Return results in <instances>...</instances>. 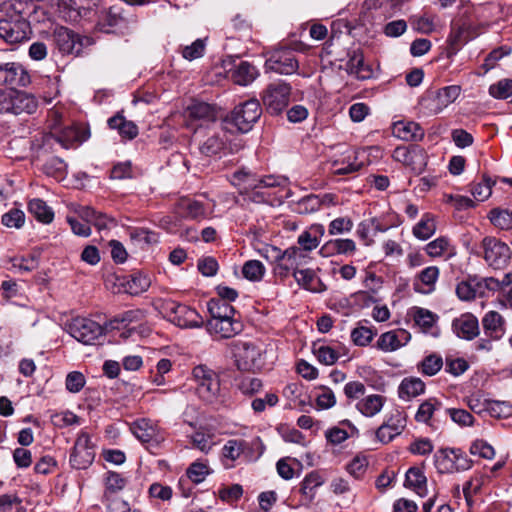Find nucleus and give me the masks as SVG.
I'll return each instance as SVG.
<instances>
[{
	"instance_id": "nucleus-1",
	"label": "nucleus",
	"mask_w": 512,
	"mask_h": 512,
	"mask_svg": "<svg viewBox=\"0 0 512 512\" xmlns=\"http://www.w3.org/2000/svg\"><path fill=\"white\" fill-rule=\"evenodd\" d=\"M22 2L9 4L6 14L0 18V38L14 45L27 41L31 35L30 23L22 15Z\"/></svg>"
},
{
	"instance_id": "nucleus-2",
	"label": "nucleus",
	"mask_w": 512,
	"mask_h": 512,
	"mask_svg": "<svg viewBox=\"0 0 512 512\" xmlns=\"http://www.w3.org/2000/svg\"><path fill=\"white\" fill-rule=\"evenodd\" d=\"M262 114L260 102L257 99H249L238 104L225 118V123L231 125L238 132H249Z\"/></svg>"
},
{
	"instance_id": "nucleus-3",
	"label": "nucleus",
	"mask_w": 512,
	"mask_h": 512,
	"mask_svg": "<svg viewBox=\"0 0 512 512\" xmlns=\"http://www.w3.org/2000/svg\"><path fill=\"white\" fill-rule=\"evenodd\" d=\"M56 49L61 55L80 56L83 50L94 44V40L88 36H82L66 27H57L52 34Z\"/></svg>"
},
{
	"instance_id": "nucleus-4",
	"label": "nucleus",
	"mask_w": 512,
	"mask_h": 512,
	"mask_svg": "<svg viewBox=\"0 0 512 512\" xmlns=\"http://www.w3.org/2000/svg\"><path fill=\"white\" fill-rule=\"evenodd\" d=\"M437 471L441 474H453L469 470L473 461L460 448H441L434 454Z\"/></svg>"
},
{
	"instance_id": "nucleus-5",
	"label": "nucleus",
	"mask_w": 512,
	"mask_h": 512,
	"mask_svg": "<svg viewBox=\"0 0 512 512\" xmlns=\"http://www.w3.org/2000/svg\"><path fill=\"white\" fill-rule=\"evenodd\" d=\"M69 334L84 345L99 344L106 334V327L85 317H76L67 325Z\"/></svg>"
},
{
	"instance_id": "nucleus-6",
	"label": "nucleus",
	"mask_w": 512,
	"mask_h": 512,
	"mask_svg": "<svg viewBox=\"0 0 512 512\" xmlns=\"http://www.w3.org/2000/svg\"><path fill=\"white\" fill-rule=\"evenodd\" d=\"M161 309L173 324L181 328H198L203 324L202 317L195 309L174 300H164Z\"/></svg>"
},
{
	"instance_id": "nucleus-7",
	"label": "nucleus",
	"mask_w": 512,
	"mask_h": 512,
	"mask_svg": "<svg viewBox=\"0 0 512 512\" xmlns=\"http://www.w3.org/2000/svg\"><path fill=\"white\" fill-rule=\"evenodd\" d=\"M292 87L286 82H273L262 93V102L271 115L281 114L289 105Z\"/></svg>"
},
{
	"instance_id": "nucleus-8",
	"label": "nucleus",
	"mask_w": 512,
	"mask_h": 512,
	"mask_svg": "<svg viewBox=\"0 0 512 512\" xmlns=\"http://www.w3.org/2000/svg\"><path fill=\"white\" fill-rule=\"evenodd\" d=\"M461 88L457 85L443 87L436 91H428L420 100V107L427 115L440 113L460 95Z\"/></svg>"
},
{
	"instance_id": "nucleus-9",
	"label": "nucleus",
	"mask_w": 512,
	"mask_h": 512,
	"mask_svg": "<svg viewBox=\"0 0 512 512\" xmlns=\"http://www.w3.org/2000/svg\"><path fill=\"white\" fill-rule=\"evenodd\" d=\"M483 258L488 266L493 269H505L510 263L512 251L510 247L501 240L486 236L481 242Z\"/></svg>"
},
{
	"instance_id": "nucleus-10",
	"label": "nucleus",
	"mask_w": 512,
	"mask_h": 512,
	"mask_svg": "<svg viewBox=\"0 0 512 512\" xmlns=\"http://www.w3.org/2000/svg\"><path fill=\"white\" fill-rule=\"evenodd\" d=\"M193 376L198 383L199 397L208 403L215 402L220 393L219 376L206 365L194 367Z\"/></svg>"
},
{
	"instance_id": "nucleus-11",
	"label": "nucleus",
	"mask_w": 512,
	"mask_h": 512,
	"mask_svg": "<svg viewBox=\"0 0 512 512\" xmlns=\"http://www.w3.org/2000/svg\"><path fill=\"white\" fill-rule=\"evenodd\" d=\"M266 70L279 74L291 75L299 68L295 53L289 48L273 50L265 61Z\"/></svg>"
},
{
	"instance_id": "nucleus-12",
	"label": "nucleus",
	"mask_w": 512,
	"mask_h": 512,
	"mask_svg": "<svg viewBox=\"0 0 512 512\" xmlns=\"http://www.w3.org/2000/svg\"><path fill=\"white\" fill-rule=\"evenodd\" d=\"M95 451L91 445L90 437L82 432L74 444L70 455V464L75 469H86L94 461Z\"/></svg>"
},
{
	"instance_id": "nucleus-13",
	"label": "nucleus",
	"mask_w": 512,
	"mask_h": 512,
	"mask_svg": "<svg viewBox=\"0 0 512 512\" xmlns=\"http://www.w3.org/2000/svg\"><path fill=\"white\" fill-rule=\"evenodd\" d=\"M236 365L239 370L252 371L262 366L261 350L251 342H240L235 350Z\"/></svg>"
},
{
	"instance_id": "nucleus-14",
	"label": "nucleus",
	"mask_w": 512,
	"mask_h": 512,
	"mask_svg": "<svg viewBox=\"0 0 512 512\" xmlns=\"http://www.w3.org/2000/svg\"><path fill=\"white\" fill-rule=\"evenodd\" d=\"M30 82V75L20 63L0 62V85L26 87Z\"/></svg>"
},
{
	"instance_id": "nucleus-15",
	"label": "nucleus",
	"mask_w": 512,
	"mask_h": 512,
	"mask_svg": "<svg viewBox=\"0 0 512 512\" xmlns=\"http://www.w3.org/2000/svg\"><path fill=\"white\" fill-rule=\"evenodd\" d=\"M406 426V419L403 414L396 410L377 429L376 437L382 443L391 442L397 435H400Z\"/></svg>"
},
{
	"instance_id": "nucleus-16",
	"label": "nucleus",
	"mask_w": 512,
	"mask_h": 512,
	"mask_svg": "<svg viewBox=\"0 0 512 512\" xmlns=\"http://www.w3.org/2000/svg\"><path fill=\"white\" fill-rule=\"evenodd\" d=\"M10 113L14 115L34 114L38 109L36 97L25 91L11 89Z\"/></svg>"
},
{
	"instance_id": "nucleus-17",
	"label": "nucleus",
	"mask_w": 512,
	"mask_h": 512,
	"mask_svg": "<svg viewBox=\"0 0 512 512\" xmlns=\"http://www.w3.org/2000/svg\"><path fill=\"white\" fill-rule=\"evenodd\" d=\"M207 330L209 333L218 335L220 338H231L243 330V324L235 316H231L229 318L209 320L207 322Z\"/></svg>"
},
{
	"instance_id": "nucleus-18",
	"label": "nucleus",
	"mask_w": 512,
	"mask_h": 512,
	"mask_svg": "<svg viewBox=\"0 0 512 512\" xmlns=\"http://www.w3.org/2000/svg\"><path fill=\"white\" fill-rule=\"evenodd\" d=\"M452 330L459 338L472 340L479 334L478 319L471 313L462 314L453 320Z\"/></svg>"
},
{
	"instance_id": "nucleus-19",
	"label": "nucleus",
	"mask_w": 512,
	"mask_h": 512,
	"mask_svg": "<svg viewBox=\"0 0 512 512\" xmlns=\"http://www.w3.org/2000/svg\"><path fill=\"white\" fill-rule=\"evenodd\" d=\"M410 339V333L404 329L388 331L379 337L376 347L384 352H392L405 346Z\"/></svg>"
},
{
	"instance_id": "nucleus-20",
	"label": "nucleus",
	"mask_w": 512,
	"mask_h": 512,
	"mask_svg": "<svg viewBox=\"0 0 512 512\" xmlns=\"http://www.w3.org/2000/svg\"><path fill=\"white\" fill-rule=\"evenodd\" d=\"M293 277L301 288L312 293H322L326 290V285L313 269L306 268L296 270L293 272Z\"/></svg>"
},
{
	"instance_id": "nucleus-21",
	"label": "nucleus",
	"mask_w": 512,
	"mask_h": 512,
	"mask_svg": "<svg viewBox=\"0 0 512 512\" xmlns=\"http://www.w3.org/2000/svg\"><path fill=\"white\" fill-rule=\"evenodd\" d=\"M133 435L143 443H158L162 437L159 431L148 419H139L130 426Z\"/></svg>"
},
{
	"instance_id": "nucleus-22",
	"label": "nucleus",
	"mask_w": 512,
	"mask_h": 512,
	"mask_svg": "<svg viewBox=\"0 0 512 512\" xmlns=\"http://www.w3.org/2000/svg\"><path fill=\"white\" fill-rule=\"evenodd\" d=\"M393 135L404 141H421L425 131L414 121H398L393 124Z\"/></svg>"
},
{
	"instance_id": "nucleus-23",
	"label": "nucleus",
	"mask_w": 512,
	"mask_h": 512,
	"mask_svg": "<svg viewBox=\"0 0 512 512\" xmlns=\"http://www.w3.org/2000/svg\"><path fill=\"white\" fill-rule=\"evenodd\" d=\"M347 71L355 75L358 79H368L372 75V70L364 64V56L361 49L357 48L348 53Z\"/></svg>"
},
{
	"instance_id": "nucleus-24",
	"label": "nucleus",
	"mask_w": 512,
	"mask_h": 512,
	"mask_svg": "<svg viewBox=\"0 0 512 512\" xmlns=\"http://www.w3.org/2000/svg\"><path fill=\"white\" fill-rule=\"evenodd\" d=\"M178 211L185 219L199 221L207 217V209L204 204L190 198H184L178 202Z\"/></svg>"
},
{
	"instance_id": "nucleus-25",
	"label": "nucleus",
	"mask_w": 512,
	"mask_h": 512,
	"mask_svg": "<svg viewBox=\"0 0 512 512\" xmlns=\"http://www.w3.org/2000/svg\"><path fill=\"white\" fill-rule=\"evenodd\" d=\"M124 21L125 18L122 14V8L118 5H113L102 13L97 23V28L104 33H111L114 27L119 26Z\"/></svg>"
},
{
	"instance_id": "nucleus-26",
	"label": "nucleus",
	"mask_w": 512,
	"mask_h": 512,
	"mask_svg": "<svg viewBox=\"0 0 512 512\" xmlns=\"http://www.w3.org/2000/svg\"><path fill=\"white\" fill-rule=\"evenodd\" d=\"M231 79L234 83L247 86L258 76L257 68L247 61H241L234 69L230 70Z\"/></svg>"
},
{
	"instance_id": "nucleus-27",
	"label": "nucleus",
	"mask_w": 512,
	"mask_h": 512,
	"mask_svg": "<svg viewBox=\"0 0 512 512\" xmlns=\"http://www.w3.org/2000/svg\"><path fill=\"white\" fill-rule=\"evenodd\" d=\"M405 487L414 490L419 496L427 495V478L424 472L418 467H411L405 475Z\"/></svg>"
},
{
	"instance_id": "nucleus-28",
	"label": "nucleus",
	"mask_w": 512,
	"mask_h": 512,
	"mask_svg": "<svg viewBox=\"0 0 512 512\" xmlns=\"http://www.w3.org/2000/svg\"><path fill=\"white\" fill-rule=\"evenodd\" d=\"M108 126L111 129L117 130L122 138L128 140H132L138 135L137 125L132 121L126 120L120 113L108 119Z\"/></svg>"
},
{
	"instance_id": "nucleus-29",
	"label": "nucleus",
	"mask_w": 512,
	"mask_h": 512,
	"mask_svg": "<svg viewBox=\"0 0 512 512\" xmlns=\"http://www.w3.org/2000/svg\"><path fill=\"white\" fill-rule=\"evenodd\" d=\"M484 334L490 339H500L503 335V319L496 311L488 312L482 319Z\"/></svg>"
},
{
	"instance_id": "nucleus-30",
	"label": "nucleus",
	"mask_w": 512,
	"mask_h": 512,
	"mask_svg": "<svg viewBox=\"0 0 512 512\" xmlns=\"http://www.w3.org/2000/svg\"><path fill=\"white\" fill-rule=\"evenodd\" d=\"M186 115L193 120L214 121L216 119L215 107L201 101H193L186 108Z\"/></svg>"
},
{
	"instance_id": "nucleus-31",
	"label": "nucleus",
	"mask_w": 512,
	"mask_h": 512,
	"mask_svg": "<svg viewBox=\"0 0 512 512\" xmlns=\"http://www.w3.org/2000/svg\"><path fill=\"white\" fill-rule=\"evenodd\" d=\"M467 28L465 25L452 23L451 32L449 34L447 43V55L451 57L456 55L459 49L467 42Z\"/></svg>"
},
{
	"instance_id": "nucleus-32",
	"label": "nucleus",
	"mask_w": 512,
	"mask_h": 512,
	"mask_svg": "<svg viewBox=\"0 0 512 512\" xmlns=\"http://www.w3.org/2000/svg\"><path fill=\"white\" fill-rule=\"evenodd\" d=\"M89 137V132L78 127H67L57 136V141L66 149L84 142Z\"/></svg>"
},
{
	"instance_id": "nucleus-33",
	"label": "nucleus",
	"mask_w": 512,
	"mask_h": 512,
	"mask_svg": "<svg viewBox=\"0 0 512 512\" xmlns=\"http://www.w3.org/2000/svg\"><path fill=\"white\" fill-rule=\"evenodd\" d=\"M385 400V397L381 395L372 394L360 400L356 407L364 416L372 417L381 411Z\"/></svg>"
},
{
	"instance_id": "nucleus-34",
	"label": "nucleus",
	"mask_w": 512,
	"mask_h": 512,
	"mask_svg": "<svg viewBox=\"0 0 512 512\" xmlns=\"http://www.w3.org/2000/svg\"><path fill=\"white\" fill-rule=\"evenodd\" d=\"M28 210L39 222L44 224H49L54 219L53 210L42 199L34 198L30 200Z\"/></svg>"
},
{
	"instance_id": "nucleus-35",
	"label": "nucleus",
	"mask_w": 512,
	"mask_h": 512,
	"mask_svg": "<svg viewBox=\"0 0 512 512\" xmlns=\"http://www.w3.org/2000/svg\"><path fill=\"white\" fill-rule=\"evenodd\" d=\"M425 384L420 378H404L399 386V397L409 399L424 393Z\"/></svg>"
},
{
	"instance_id": "nucleus-36",
	"label": "nucleus",
	"mask_w": 512,
	"mask_h": 512,
	"mask_svg": "<svg viewBox=\"0 0 512 512\" xmlns=\"http://www.w3.org/2000/svg\"><path fill=\"white\" fill-rule=\"evenodd\" d=\"M295 253H297V251L294 248H288L285 251H282V257H280L274 269L277 275L284 278L288 276L291 270L293 272L300 270L297 267V262L294 261V255H296Z\"/></svg>"
},
{
	"instance_id": "nucleus-37",
	"label": "nucleus",
	"mask_w": 512,
	"mask_h": 512,
	"mask_svg": "<svg viewBox=\"0 0 512 512\" xmlns=\"http://www.w3.org/2000/svg\"><path fill=\"white\" fill-rule=\"evenodd\" d=\"M207 308L211 316L210 320L229 318L236 315V310L230 303L215 298L209 300Z\"/></svg>"
},
{
	"instance_id": "nucleus-38",
	"label": "nucleus",
	"mask_w": 512,
	"mask_h": 512,
	"mask_svg": "<svg viewBox=\"0 0 512 512\" xmlns=\"http://www.w3.org/2000/svg\"><path fill=\"white\" fill-rule=\"evenodd\" d=\"M323 483L324 480L319 472L312 471L304 477L300 492L309 502H312L315 498L316 488L320 487Z\"/></svg>"
},
{
	"instance_id": "nucleus-39",
	"label": "nucleus",
	"mask_w": 512,
	"mask_h": 512,
	"mask_svg": "<svg viewBox=\"0 0 512 512\" xmlns=\"http://www.w3.org/2000/svg\"><path fill=\"white\" fill-rule=\"evenodd\" d=\"M436 232V224L430 214H425L413 227V235L420 240H427Z\"/></svg>"
},
{
	"instance_id": "nucleus-40",
	"label": "nucleus",
	"mask_w": 512,
	"mask_h": 512,
	"mask_svg": "<svg viewBox=\"0 0 512 512\" xmlns=\"http://www.w3.org/2000/svg\"><path fill=\"white\" fill-rule=\"evenodd\" d=\"M413 319L422 332L427 333L435 325L438 316L430 310L424 308H415Z\"/></svg>"
},
{
	"instance_id": "nucleus-41",
	"label": "nucleus",
	"mask_w": 512,
	"mask_h": 512,
	"mask_svg": "<svg viewBox=\"0 0 512 512\" xmlns=\"http://www.w3.org/2000/svg\"><path fill=\"white\" fill-rule=\"evenodd\" d=\"M443 367V359L441 355L432 353L423 358L418 364V370L426 376L436 375Z\"/></svg>"
},
{
	"instance_id": "nucleus-42",
	"label": "nucleus",
	"mask_w": 512,
	"mask_h": 512,
	"mask_svg": "<svg viewBox=\"0 0 512 512\" xmlns=\"http://www.w3.org/2000/svg\"><path fill=\"white\" fill-rule=\"evenodd\" d=\"M442 404L435 398H430L426 401H424L418 408L415 420L417 422H423L426 424H429L432 426V424L429 422L434 414L435 411L439 410L441 408Z\"/></svg>"
},
{
	"instance_id": "nucleus-43",
	"label": "nucleus",
	"mask_w": 512,
	"mask_h": 512,
	"mask_svg": "<svg viewBox=\"0 0 512 512\" xmlns=\"http://www.w3.org/2000/svg\"><path fill=\"white\" fill-rule=\"evenodd\" d=\"M322 205L323 199H320V195L310 194L295 204V211L299 214H311L318 211Z\"/></svg>"
},
{
	"instance_id": "nucleus-44",
	"label": "nucleus",
	"mask_w": 512,
	"mask_h": 512,
	"mask_svg": "<svg viewBox=\"0 0 512 512\" xmlns=\"http://www.w3.org/2000/svg\"><path fill=\"white\" fill-rule=\"evenodd\" d=\"M491 223L502 230L512 228V211L508 209L494 208L489 212Z\"/></svg>"
},
{
	"instance_id": "nucleus-45",
	"label": "nucleus",
	"mask_w": 512,
	"mask_h": 512,
	"mask_svg": "<svg viewBox=\"0 0 512 512\" xmlns=\"http://www.w3.org/2000/svg\"><path fill=\"white\" fill-rule=\"evenodd\" d=\"M126 483V479L122 477L121 474L112 471L107 472L104 478L105 492L103 497L105 498L108 494L115 495L117 492L124 489Z\"/></svg>"
},
{
	"instance_id": "nucleus-46",
	"label": "nucleus",
	"mask_w": 512,
	"mask_h": 512,
	"mask_svg": "<svg viewBox=\"0 0 512 512\" xmlns=\"http://www.w3.org/2000/svg\"><path fill=\"white\" fill-rule=\"evenodd\" d=\"M150 279L143 274H131L126 282L127 292L131 295H138L145 292L150 287Z\"/></svg>"
},
{
	"instance_id": "nucleus-47",
	"label": "nucleus",
	"mask_w": 512,
	"mask_h": 512,
	"mask_svg": "<svg viewBox=\"0 0 512 512\" xmlns=\"http://www.w3.org/2000/svg\"><path fill=\"white\" fill-rule=\"evenodd\" d=\"M224 147V140L218 135H212L200 144L199 150L202 155L212 157L221 153Z\"/></svg>"
},
{
	"instance_id": "nucleus-48",
	"label": "nucleus",
	"mask_w": 512,
	"mask_h": 512,
	"mask_svg": "<svg viewBox=\"0 0 512 512\" xmlns=\"http://www.w3.org/2000/svg\"><path fill=\"white\" fill-rule=\"evenodd\" d=\"M438 276H439V268L438 267H436V266L426 267L419 273L418 279L420 280V282L423 285L427 286L428 289L426 291H424L418 287L417 283H414L415 290L419 291V292H430L431 290H433L434 285L438 279Z\"/></svg>"
},
{
	"instance_id": "nucleus-49",
	"label": "nucleus",
	"mask_w": 512,
	"mask_h": 512,
	"mask_svg": "<svg viewBox=\"0 0 512 512\" xmlns=\"http://www.w3.org/2000/svg\"><path fill=\"white\" fill-rule=\"evenodd\" d=\"M242 274L250 281H260L265 274V267L258 260H249L244 263Z\"/></svg>"
},
{
	"instance_id": "nucleus-50",
	"label": "nucleus",
	"mask_w": 512,
	"mask_h": 512,
	"mask_svg": "<svg viewBox=\"0 0 512 512\" xmlns=\"http://www.w3.org/2000/svg\"><path fill=\"white\" fill-rule=\"evenodd\" d=\"M323 250H331L337 254H352L356 250V244L352 239H335L327 242Z\"/></svg>"
},
{
	"instance_id": "nucleus-51",
	"label": "nucleus",
	"mask_w": 512,
	"mask_h": 512,
	"mask_svg": "<svg viewBox=\"0 0 512 512\" xmlns=\"http://www.w3.org/2000/svg\"><path fill=\"white\" fill-rule=\"evenodd\" d=\"M313 353L318 361L325 365H333L339 358V354L333 348L326 345L314 344Z\"/></svg>"
},
{
	"instance_id": "nucleus-52",
	"label": "nucleus",
	"mask_w": 512,
	"mask_h": 512,
	"mask_svg": "<svg viewBox=\"0 0 512 512\" xmlns=\"http://www.w3.org/2000/svg\"><path fill=\"white\" fill-rule=\"evenodd\" d=\"M1 222L7 228L20 229L25 223V214L18 208H12L2 215Z\"/></svg>"
},
{
	"instance_id": "nucleus-53",
	"label": "nucleus",
	"mask_w": 512,
	"mask_h": 512,
	"mask_svg": "<svg viewBox=\"0 0 512 512\" xmlns=\"http://www.w3.org/2000/svg\"><path fill=\"white\" fill-rule=\"evenodd\" d=\"M376 335V331L365 326H358L351 332V339L357 346H367L373 340Z\"/></svg>"
},
{
	"instance_id": "nucleus-54",
	"label": "nucleus",
	"mask_w": 512,
	"mask_h": 512,
	"mask_svg": "<svg viewBox=\"0 0 512 512\" xmlns=\"http://www.w3.org/2000/svg\"><path fill=\"white\" fill-rule=\"evenodd\" d=\"M489 94L496 99H507L512 95V79H501L492 84Z\"/></svg>"
},
{
	"instance_id": "nucleus-55",
	"label": "nucleus",
	"mask_w": 512,
	"mask_h": 512,
	"mask_svg": "<svg viewBox=\"0 0 512 512\" xmlns=\"http://www.w3.org/2000/svg\"><path fill=\"white\" fill-rule=\"evenodd\" d=\"M493 184L494 182H492L489 177L483 176V180L481 182L472 186L471 193L476 200L484 201L490 197Z\"/></svg>"
},
{
	"instance_id": "nucleus-56",
	"label": "nucleus",
	"mask_w": 512,
	"mask_h": 512,
	"mask_svg": "<svg viewBox=\"0 0 512 512\" xmlns=\"http://www.w3.org/2000/svg\"><path fill=\"white\" fill-rule=\"evenodd\" d=\"M449 246V239L441 236L428 243L425 247V251L430 257H440L448 250Z\"/></svg>"
},
{
	"instance_id": "nucleus-57",
	"label": "nucleus",
	"mask_w": 512,
	"mask_h": 512,
	"mask_svg": "<svg viewBox=\"0 0 512 512\" xmlns=\"http://www.w3.org/2000/svg\"><path fill=\"white\" fill-rule=\"evenodd\" d=\"M108 512H133L129 503L116 495H107L104 498Z\"/></svg>"
},
{
	"instance_id": "nucleus-58",
	"label": "nucleus",
	"mask_w": 512,
	"mask_h": 512,
	"mask_svg": "<svg viewBox=\"0 0 512 512\" xmlns=\"http://www.w3.org/2000/svg\"><path fill=\"white\" fill-rule=\"evenodd\" d=\"M197 268L203 276L212 277L217 274L219 265L214 257L206 256L198 260Z\"/></svg>"
},
{
	"instance_id": "nucleus-59",
	"label": "nucleus",
	"mask_w": 512,
	"mask_h": 512,
	"mask_svg": "<svg viewBox=\"0 0 512 512\" xmlns=\"http://www.w3.org/2000/svg\"><path fill=\"white\" fill-rule=\"evenodd\" d=\"M470 453L484 459H492L495 456L494 448L484 440H475L470 446Z\"/></svg>"
},
{
	"instance_id": "nucleus-60",
	"label": "nucleus",
	"mask_w": 512,
	"mask_h": 512,
	"mask_svg": "<svg viewBox=\"0 0 512 512\" xmlns=\"http://www.w3.org/2000/svg\"><path fill=\"white\" fill-rule=\"evenodd\" d=\"M449 414L451 420L460 426H471L474 417L464 409L448 408L445 410Z\"/></svg>"
},
{
	"instance_id": "nucleus-61",
	"label": "nucleus",
	"mask_w": 512,
	"mask_h": 512,
	"mask_svg": "<svg viewBox=\"0 0 512 512\" xmlns=\"http://www.w3.org/2000/svg\"><path fill=\"white\" fill-rule=\"evenodd\" d=\"M208 473V467L199 462L192 463L186 471L188 479L195 484L201 483Z\"/></svg>"
},
{
	"instance_id": "nucleus-62",
	"label": "nucleus",
	"mask_w": 512,
	"mask_h": 512,
	"mask_svg": "<svg viewBox=\"0 0 512 512\" xmlns=\"http://www.w3.org/2000/svg\"><path fill=\"white\" fill-rule=\"evenodd\" d=\"M205 51V42L202 39L195 40L191 45L185 46L182 50V56L192 61L194 59L200 58L203 56Z\"/></svg>"
},
{
	"instance_id": "nucleus-63",
	"label": "nucleus",
	"mask_w": 512,
	"mask_h": 512,
	"mask_svg": "<svg viewBox=\"0 0 512 512\" xmlns=\"http://www.w3.org/2000/svg\"><path fill=\"white\" fill-rule=\"evenodd\" d=\"M148 493L152 498L169 501L172 498L173 490L170 486L156 482L150 485Z\"/></svg>"
},
{
	"instance_id": "nucleus-64",
	"label": "nucleus",
	"mask_w": 512,
	"mask_h": 512,
	"mask_svg": "<svg viewBox=\"0 0 512 512\" xmlns=\"http://www.w3.org/2000/svg\"><path fill=\"white\" fill-rule=\"evenodd\" d=\"M368 466V461L365 457L356 456L347 465L346 469L350 475L359 479L363 476Z\"/></svg>"
}]
</instances>
